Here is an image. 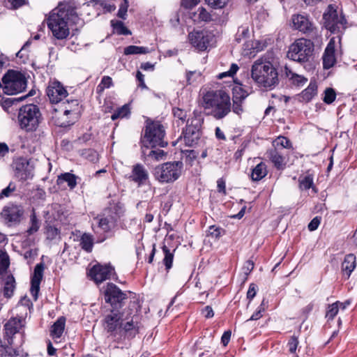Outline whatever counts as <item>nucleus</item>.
<instances>
[{
  "label": "nucleus",
  "instance_id": "f257e3e1",
  "mask_svg": "<svg viewBox=\"0 0 357 357\" xmlns=\"http://www.w3.org/2000/svg\"><path fill=\"white\" fill-rule=\"evenodd\" d=\"M46 20L52 36L58 40H63L70 34L68 21L78 24L79 17L74 6L70 3H59L53 9Z\"/></svg>",
  "mask_w": 357,
  "mask_h": 357
},
{
  "label": "nucleus",
  "instance_id": "f03ea898",
  "mask_svg": "<svg viewBox=\"0 0 357 357\" xmlns=\"http://www.w3.org/2000/svg\"><path fill=\"white\" fill-rule=\"evenodd\" d=\"M201 105L216 119L226 116L231 111L230 97L222 90H211L203 93Z\"/></svg>",
  "mask_w": 357,
  "mask_h": 357
},
{
  "label": "nucleus",
  "instance_id": "7ed1b4c3",
  "mask_svg": "<svg viewBox=\"0 0 357 357\" xmlns=\"http://www.w3.org/2000/svg\"><path fill=\"white\" fill-rule=\"evenodd\" d=\"M251 77L259 86L272 89L279 84L277 67L265 57L254 61L251 67Z\"/></svg>",
  "mask_w": 357,
  "mask_h": 357
},
{
  "label": "nucleus",
  "instance_id": "20e7f679",
  "mask_svg": "<svg viewBox=\"0 0 357 357\" xmlns=\"http://www.w3.org/2000/svg\"><path fill=\"white\" fill-rule=\"evenodd\" d=\"M42 121V115L37 105L29 104L20 107L17 114L20 128L26 132H35Z\"/></svg>",
  "mask_w": 357,
  "mask_h": 357
},
{
  "label": "nucleus",
  "instance_id": "39448f33",
  "mask_svg": "<svg viewBox=\"0 0 357 357\" xmlns=\"http://www.w3.org/2000/svg\"><path fill=\"white\" fill-rule=\"evenodd\" d=\"M123 213L121 205L117 204L107 208L102 215L94 218L92 227L95 233H107L114 227L116 222Z\"/></svg>",
  "mask_w": 357,
  "mask_h": 357
},
{
  "label": "nucleus",
  "instance_id": "423d86ee",
  "mask_svg": "<svg viewBox=\"0 0 357 357\" xmlns=\"http://www.w3.org/2000/svg\"><path fill=\"white\" fill-rule=\"evenodd\" d=\"M123 317V312L120 313L117 310L113 309L108 313L104 319V328L110 333L107 337L109 340L116 342L114 345H109V348H121L128 347L127 343H123L119 340V333L121 328V320Z\"/></svg>",
  "mask_w": 357,
  "mask_h": 357
},
{
  "label": "nucleus",
  "instance_id": "0eeeda50",
  "mask_svg": "<svg viewBox=\"0 0 357 357\" xmlns=\"http://www.w3.org/2000/svg\"><path fill=\"white\" fill-rule=\"evenodd\" d=\"M182 169V162H165L155 167L154 176L160 183H172L180 177Z\"/></svg>",
  "mask_w": 357,
  "mask_h": 357
},
{
  "label": "nucleus",
  "instance_id": "6e6552de",
  "mask_svg": "<svg viewBox=\"0 0 357 357\" xmlns=\"http://www.w3.org/2000/svg\"><path fill=\"white\" fill-rule=\"evenodd\" d=\"M313 47V43L310 40L298 39L290 45L287 57L299 63L307 61L312 54Z\"/></svg>",
  "mask_w": 357,
  "mask_h": 357
},
{
  "label": "nucleus",
  "instance_id": "1a4fd4ad",
  "mask_svg": "<svg viewBox=\"0 0 357 357\" xmlns=\"http://www.w3.org/2000/svg\"><path fill=\"white\" fill-rule=\"evenodd\" d=\"M3 92L8 95L20 93L26 88L24 75L15 70H9L3 77Z\"/></svg>",
  "mask_w": 357,
  "mask_h": 357
},
{
  "label": "nucleus",
  "instance_id": "9d476101",
  "mask_svg": "<svg viewBox=\"0 0 357 357\" xmlns=\"http://www.w3.org/2000/svg\"><path fill=\"white\" fill-rule=\"evenodd\" d=\"M131 310L123 311V317L121 320V328L119 333V340L123 343L126 337L128 339L134 337L139 332L138 317L136 314L131 315ZM128 347L129 344L127 342Z\"/></svg>",
  "mask_w": 357,
  "mask_h": 357
},
{
  "label": "nucleus",
  "instance_id": "9b49d317",
  "mask_svg": "<svg viewBox=\"0 0 357 357\" xmlns=\"http://www.w3.org/2000/svg\"><path fill=\"white\" fill-rule=\"evenodd\" d=\"M164 136L165 129L160 123L152 122L147 123L142 142L146 147L164 146Z\"/></svg>",
  "mask_w": 357,
  "mask_h": 357
},
{
  "label": "nucleus",
  "instance_id": "f8f14e48",
  "mask_svg": "<svg viewBox=\"0 0 357 357\" xmlns=\"http://www.w3.org/2000/svg\"><path fill=\"white\" fill-rule=\"evenodd\" d=\"M324 20L325 27L332 33L340 32L346 29V19L342 15H338L337 7L333 5L328 6L324 14Z\"/></svg>",
  "mask_w": 357,
  "mask_h": 357
},
{
  "label": "nucleus",
  "instance_id": "ddd939ff",
  "mask_svg": "<svg viewBox=\"0 0 357 357\" xmlns=\"http://www.w3.org/2000/svg\"><path fill=\"white\" fill-rule=\"evenodd\" d=\"M190 43L199 50H205L214 42V35L208 31H193L188 36Z\"/></svg>",
  "mask_w": 357,
  "mask_h": 357
},
{
  "label": "nucleus",
  "instance_id": "4468645a",
  "mask_svg": "<svg viewBox=\"0 0 357 357\" xmlns=\"http://www.w3.org/2000/svg\"><path fill=\"white\" fill-rule=\"evenodd\" d=\"M78 101L77 100H67L66 102H62L59 109H55V111L60 110L63 112V118H66V119H63L58 121H56V124L61 127H67L74 123V119H68V115H76L77 109L78 107Z\"/></svg>",
  "mask_w": 357,
  "mask_h": 357
},
{
  "label": "nucleus",
  "instance_id": "2eb2a0df",
  "mask_svg": "<svg viewBox=\"0 0 357 357\" xmlns=\"http://www.w3.org/2000/svg\"><path fill=\"white\" fill-rule=\"evenodd\" d=\"M15 176L20 180H26L31 177L33 167L25 158H17L13 163Z\"/></svg>",
  "mask_w": 357,
  "mask_h": 357
},
{
  "label": "nucleus",
  "instance_id": "dca6fc26",
  "mask_svg": "<svg viewBox=\"0 0 357 357\" xmlns=\"http://www.w3.org/2000/svg\"><path fill=\"white\" fill-rule=\"evenodd\" d=\"M47 95L52 103L56 104L63 102L67 97L68 92L60 82H53L47 86Z\"/></svg>",
  "mask_w": 357,
  "mask_h": 357
},
{
  "label": "nucleus",
  "instance_id": "f3484780",
  "mask_svg": "<svg viewBox=\"0 0 357 357\" xmlns=\"http://www.w3.org/2000/svg\"><path fill=\"white\" fill-rule=\"evenodd\" d=\"M127 298L126 293L123 292L116 285L108 283L105 291V300L112 305L121 303Z\"/></svg>",
  "mask_w": 357,
  "mask_h": 357
},
{
  "label": "nucleus",
  "instance_id": "a211bd4d",
  "mask_svg": "<svg viewBox=\"0 0 357 357\" xmlns=\"http://www.w3.org/2000/svg\"><path fill=\"white\" fill-rule=\"evenodd\" d=\"M113 271V268L109 265L96 264L90 270L89 275L96 283L99 284L109 279Z\"/></svg>",
  "mask_w": 357,
  "mask_h": 357
},
{
  "label": "nucleus",
  "instance_id": "6ab92c4d",
  "mask_svg": "<svg viewBox=\"0 0 357 357\" xmlns=\"http://www.w3.org/2000/svg\"><path fill=\"white\" fill-rule=\"evenodd\" d=\"M291 26L292 29L303 33H307L313 29V24L308 17L301 14H296L291 16Z\"/></svg>",
  "mask_w": 357,
  "mask_h": 357
},
{
  "label": "nucleus",
  "instance_id": "aec40b11",
  "mask_svg": "<svg viewBox=\"0 0 357 357\" xmlns=\"http://www.w3.org/2000/svg\"><path fill=\"white\" fill-rule=\"evenodd\" d=\"M45 265L43 263H39L35 266L33 275L31 277V294L35 301L38 298L40 290V284L43 277Z\"/></svg>",
  "mask_w": 357,
  "mask_h": 357
},
{
  "label": "nucleus",
  "instance_id": "412c9836",
  "mask_svg": "<svg viewBox=\"0 0 357 357\" xmlns=\"http://www.w3.org/2000/svg\"><path fill=\"white\" fill-rule=\"evenodd\" d=\"M335 38H331L328 43L323 55V66L325 69H329L333 67L335 62L336 58L335 55Z\"/></svg>",
  "mask_w": 357,
  "mask_h": 357
},
{
  "label": "nucleus",
  "instance_id": "4be33fe9",
  "mask_svg": "<svg viewBox=\"0 0 357 357\" xmlns=\"http://www.w3.org/2000/svg\"><path fill=\"white\" fill-rule=\"evenodd\" d=\"M268 157L278 169H282L286 165V157L284 150L275 148L267 152Z\"/></svg>",
  "mask_w": 357,
  "mask_h": 357
},
{
  "label": "nucleus",
  "instance_id": "5701e85b",
  "mask_svg": "<svg viewBox=\"0 0 357 357\" xmlns=\"http://www.w3.org/2000/svg\"><path fill=\"white\" fill-rule=\"evenodd\" d=\"M201 134L200 129L192 128L186 126L185 130L183 132V137L181 139L187 146H192L197 144Z\"/></svg>",
  "mask_w": 357,
  "mask_h": 357
},
{
  "label": "nucleus",
  "instance_id": "b1692460",
  "mask_svg": "<svg viewBox=\"0 0 357 357\" xmlns=\"http://www.w3.org/2000/svg\"><path fill=\"white\" fill-rule=\"evenodd\" d=\"M201 134L200 129L192 128L186 126L185 130L183 132V137L181 139L187 146H192L197 144Z\"/></svg>",
  "mask_w": 357,
  "mask_h": 357
},
{
  "label": "nucleus",
  "instance_id": "393cba45",
  "mask_svg": "<svg viewBox=\"0 0 357 357\" xmlns=\"http://www.w3.org/2000/svg\"><path fill=\"white\" fill-rule=\"evenodd\" d=\"M1 217L7 222H15L20 221L22 211L18 206L11 205L3 208L1 213Z\"/></svg>",
  "mask_w": 357,
  "mask_h": 357
},
{
  "label": "nucleus",
  "instance_id": "a878e982",
  "mask_svg": "<svg viewBox=\"0 0 357 357\" xmlns=\"http://www.w3.org/2000/svg\"><path fill=\"white\" fill-rule=\"evenodd\" d=\"M24 325V319L22 317L10 319L4 326L6 335L11 337L15 333H19Z\"/></svg>",
  "mask_w": 357,
  "mask_h": 357
},
{
  "label": "nucleus",
  "instance_id": "bb28decb",
  "mask_svg": "<svg viewBox=\"0 0 357 357\" xmlns=\"http://www.w3.org/2000/svg\"><path fill=\"white\" fill-rule=\"evenodd\" d=\"M130 178L139 185L144 184L149 178V174L145 167L140 164L133 166Z\"/></svg>",
  "mask_w": 357,
  "mask_h": 357
},
{
  "label": "nucleus",
  "instance_id": "cd10ccee",
  "mask_svg": "<svg viewBox=\"0 0 357 357\" xmlns=\"http://www.w3.org/2000/svg\"><path fill=\"white\" fill-rule=\"evenodd\" d=\"M280 76L289 79L291 84L297 86H303L307 80L305 77L292 72L287 66L281 69Z\"/></svg>",
  "mask_w": 357,
  "mask_h": 357
},
{
  "label": "nucleus",
  "instance_id": "c85d7f7f",
  "mask_svg": "<svg viewBox=\"0 0 357 357\" xmlns=\"http://www.w3.org/2000/svg\"><path fill=\"white\" fill-rule=\"evenodd\" d=\"M191 18L194 22H209L214 21L213 15L206 10V8L200 7L197 10L192 14Z\"/></svg>",
  "mask_w": 357,
  "mask_h": 357
},
{
  "label": "nucleus",
  "instance_id": "c756f323",
  "mask_svg": "<svg viewBox=\"0 0 357 357\" xmlns=\"http://www.w3.org/2000/svg\"><path fill=\"white\" fill-rule=\"evenodd\" d=\"M356 266V256L353 254H349L345 256L342 264V271L349 278Z\"/></svg>",
  "mask_w": 357,
  "mask_h": 357
},
{
  "label": "nucleus",
  "instance_id": "7c9ffc66",
  "mask_svg": "<svg viewBox=\"0 0 357 357\" xmlns=\"http://www.w3.org/2000/svg\"><path fill=\"white\" fill-rule=\"evenodd\" d=\"M267 167L264 162L257 165L252 171L251 178L253 181H260L267 175Z\"/></svg>",
  "mask_w": 357,
  "mask_h": 357
},
{
  "label": "nucleus",
  "instance_id": "2f4dec72",
  "mask_svg": "<svg viewBox=\"0 0 357 357\" xmlns=\"http://www.w3.org/2000/svg\"><path fill=\"white\" fill-rule=\"evenodd\" d=\"M66 324V319L61 317L52 325L51 330V335L54 339L59 338L61 337Z\"/></svg>",
  "mask_w": 357,
  "mask_h": 357
},
{
  "label": "nucleus",
  "instance_id": "473e14b6",
  "mask_svg": "<svg viewBox=\"0 0 357 357\" xmlns=\"http://www.w3.org/2000/svg\"><path fill=\"white\" fill-rule=\"evenodd\" d=\"M317 93V85L315 82H310L307 88L303 90L301 94V98L303 101H310Z\"/></svg>",
  "mask_w": 357,
  "mask_h": 357
},
{
  "label": "nucleus",
  "instance_id": "72a5a7b5",
  "mask_svg": "<svg viewBox=\"0 0 357 357\" xmlns=\"http://www.w3.org/2000/svg\"><path fill=\"white\" fill-rule=\"evenodd\" d=\"M299 188L302 190H307L310 188L316 192L315 188L313 187V176L311 174H307L305 176H301L299 177Z\"/></svg>",
  "mask_w": 357,
  "mask_h": 357
},
{
  "label": "nucleus",
  "instance_id": "f704fd0d",
  "mask_svg": "<svg viewBox=\"0 0 357 357\" xmlns=\"http://www.w3.org/2000/svg\"><path fill=\"white\" fill-rule=\"evenodd\" d=\"M203 121L204 118L202 114L198 112H194L193 116L188 120L186 126L201 130Z\"/></svg>",
  "mask_w": 357,
  "mask_h": 357
},
{
  "label": "nucleus",
  "instance_id": "c9c22d12",
  "mask_svg": "<svg viewBox=\"0 0 357 357\" xmlns=\"http://www.w3.org/2000/svg\"><path fill=\"white\" fill-rule=\"evenodd\" d=\"M80 245L87 252H91L93 246V236L86 233L82 234L80 238Z\"/></svg>",
  "mask_w": 357,
  "mask_h": 357
},
{
  "label": "nucleus",
  "instance_id": "e433bc0d",
  "mask_svg": "<svg viewBox=\"0 0 357 357\" xmlns=\"http://www.w3.org/2000/svg\"><path fill=\"white\" fill-rule=\"evenodd\" d=\"M66 182L68 185L71 188H74L77 185V176L70 173H65L58 177V183H62Z\"/></svg>",
  "mask_w": 357,
  "mask_h": 357
},
{
  "label": "nucleus",
  "instance_id": "4c0bfd02",
  "mask_svg": "<svg viewBox=\"0 0 357 357\" xmlns=\"http://www.w3.org/2000/svg\"><path fill=\"white\" fill-rule=\"evenodd\" d=\"M15 288V279L13 276L9 275L6 278L4 287H3V294L5 296L10 298L14 291Z\"/></svg>",
  "mask_w": 357,
  "mask_h": 357
},
{
  "label": "nucleus",
  "instance_id": "58836bf2",
  "mask_svg": "<svg viewBox=\"0 0 357 357\" xmlns=\"http://www.w3.org/2000/svg\"><path fill=\"white\" fill-rule=\"evenodd\" d=\"M150 51L146 47H140L136 45H130L124 49L125 55L130 54H145L149 53Z\"/></svg>",
  "mask_w": 357,
  "mask_h": 357
},
{
  "label": "nucleus",
  "instance_id": "ea45409f",
  "mask_svg": "<svg viewBox=\"0 0 357 357\" xmlns=\"http://www.w3.org/2000/svg\"><path fill=\"white\" fill-rule=\"evenodd\" d=\"M40 226V221L37 218L35 212L33 211L30 216V225L26 232L29 236H31L38 231Z\"/></svg>",
  "mask_w": 357,
  "mask_h": 357
},
{
  "label": "nucleus",
  "instance_id": "a19ab883",
  "mask_svg": "<svg viewBox=\"0 0 357 357\" xmlns=\"http://www.w3.org/2000/svg\"><path fill=\"white\" fill-rule=\"evenodd\" d=\"M114 31L119 35H130L131 32L124 26L121 21H111Z\"/></svg>",
  "mask_w": 357,
  "mask_h": 357
},
{
  "label": "nucleus",
  "instance_id": "79ce46f5",
  "mask_svg": "<svg viewBox=\"0 0 357 357\" xmlns=\"http://www.w3.org/2000/svg\"><path fill=\"white\" fill-rule=\"evenodd\" d=\"M130 113V108L127 105H124L121 107L119 108L116 111H115L111 118L112 120H116L119 118H123L128 115Z\"/></svg>",
  "mask_w": 357,
  "mask_h": 357
},
{
  "label": "nucleus",
  "instance_id": "37998d69",
  "mask_svg": "<svg viewBox=\"0 0 357 357\" xmlns=\"http://www.w3.org/2000/svg\"><path fill=\"white\" fill-rule=\"evenodd\" d=\"M112 85V79L109 76H104L100 83L97 86V92L102 93L105 89L109 88Z\"/></svg>",
  "mask_w": 357,
  "mask_h": 357
},
{
  "label": "nucleus",
  "instance_id": "c03bdc74",
  "mask_svg": "<svg viewBox=\"0 0 357 357\" xmlns=\"http://www.w3.org/2000/svg\"><path fill=\"white\" fill-rule=\"evenodd\" d=\"M162 251L165 254L164 262L167 269H169L172 267L173 261V254L170 252L169 250L166 245L162 247Z\"/></svg>",
  "mask_w": 357,
  "mask_h": 357
},
{
  "label": "nucleus",
  "instance_id": "a18cd8bd",
  "mask_svg": "<svg viewBox=\"0 0 357 357\" xmlns=\"http://www.w3.org/2000/svg\"><path fill=\"white\" fill-rule=\"evenodd\" d=\"M9 266V257L6 252L0 251V273L5 271Z\"/></svg>",
  "mask_w": 357,
  "mask_h": 357
},
{
  "label": "nucleus",
  "instance_id": "49530a36",
  "mask_svg": "<svg viewBox=\"0 0 357 357\" xmlns=\"http://www.w3.org/2000/svg\"><path fill=\"white\" fill-rule=\"evenodd\" d=\"M336 98V93L334 89L328 88L324 91V96L323 100L326 104L332 103Z\"/></svg>",
  "mask_w": 357,
  "mask_h": 357
},
{
  "label": "nucleus",
  "instance_id": "de8ad7c7",
  "mask_svg": "<svg viewBox=\"0 0 357 357\" xmlns=\"http://www.w3.org/2000/svg\"><path fill=\"white\" fill-rule=\"evenodd\" d=\"M264 311V300H263L261 304L257 307L255 312H254L250 318L247 319L245 322H248L249 321H257L259 319L263 316Z\"/></svg>",
  "mask_w": 357,
  "mask_h": 357
},
{
  "label": "nucleus",
  "instance_id": "09e8293b",
  "mask_svg": "<svg viewBox=\"0 0 357 357\" xmlns=\"http://www.w3.org/2000/svg\"><path fill=\"white\" fill-rule=\"evenodd\" d=\"M248 95V93L243 90L240 86L233 88V98L244 100Z\"/></svg>",
  "mask_w": 357,
  "mask_h": 357
},
{
  "label": "nucleus",
  "instance_id": "8fccbe9b",
  "mask_svg": "<svg viewBox=\"0 0 357 357\" xmlns=\"http://www.w3.org/2000/svg\"><path fill=\"white\" fill-rule=\"evenodd\" d=\"M275 145L280 146L282 148L280 149L284 150V149H290L291 148V143L289 139L283 136H279L274 142Z\"/></svg>",
  "mask_w": 357,
  "mask_h": 357
},
{
  "label": "nucleus",
  "instance_id": "3c124183",
  "mask_svg": "<svg viewBox=\"0 0 357 357\" xmlns=\"http://www.w3.org/2000/svg\"><path fill=\"white\" fill-rule=\"evenodd\" d=\"M299 344L298 338L295 335H292L288 341L287 347L291 354H295Z\"/></svg>",
  "mask_w": 357,
  "mask_h": 357
},
{
  "label": "nucleus",
  "instance_id": "603ef678",
  "mask_svg": "<svg viewBox=\"0 0 357 357\" xmlns=\"http://www.w3.org/2000/svg\"><path fill=\"white\" fill-rule=\"evenodd\" d=\"M238 70V66L236 63H232L229 70L226 72L220 73L218 75V79H223L227 77H233Z\"/></svg>",
  "mask_w": 357,
  "mask_h": 357
},
{
  "label": "nucleus",
  "instance_id": "864d4df0",
  "mask_svg": "<svg viewBox=\"0 0 357 357\" xmlns=\"http://www.w3.org/2000/svg\"><path fill=\"white\" fill-rule=\"evenodd\" d=\"M339 311L338 304L333 303L329 305L326 311V317L328 319H333Z\"/></svg>",
  "mask_w": 357,
  "mask_h": 357
},
{
  "label": "nucleus",
  "instance_id": "5fc2aeb1",
  "mask_svg": "<svg viewBox=\"0 0 357 357\" xmlns=\"http://www.w3.org/2000/svg\"><path fill=\"white\" fill-rule=\"evenodd\" d=\"M173 114L175 118L178 119V120L181 121V123L183 124L186 120L187 117V112L181 109L180 108H174L173 109Z\"/></svg>",
  "mask_w": 357,
  "mask_h": 357
},
{
  "label": "nucleus",
  "instance_id": "6e6d98bb",
  "mask_svg": "<svg viewBox=\"0 0 357 357\" xmlns=\"http://www.w3.org/2000/svg\"><path fill=\"white\" fill-rule=\"evenodd\" d=\"M206 3L213 8H222L228 3L229 0H205Z\"/></svg>",
  "mask_w": 357,
  "mask_h": 357
},
{
  "label": "nucleus",
  "instance_id": "4d7b16f0",
  "mask_svg": "<svg viewBox=\"0 0 357 357\" xmlns=\"http://www.w3.org/2000/svg\"><path fill=\"white\" fill-rule=\"evenodd\" d=\"M128 3L127 0H123V3L120 6L118 11V16L125 19L128 11Z\"/></svg>",
  "mask_w": 357,
  "mask_h": 357
},
{
  "label": "nucleus",
  "instance_id": "13d9d810",
  "mask_svg": "<svg viewBox=\"0 0 357 357\" xmlns=\"http://www.w3.org/2000/svg\"><path fill=\"white\" fill-rule=\"evenodd\" d=\"M243 100L233 98V112L237 114H240L243 112L242 108Z\"/></svg>",
  "mask_w": 357,
  "mask_h": 357
},
{
  "label": "nucleus",
  "instance_id": "bf43d9fd",
  "mask_svg": "<svg viewBox=\"0 0 357 357\" xmlns=\"http://www.w3.org/2000/svg\"><path fill=\"white\" fill-rule=\"evenodd\" d=\"M165 155V152L162 150L157 149V150H152L149 152V156L158 160L162 158V156Z\"/></svg>",
  "mask_w": 357,
  "mask_h": 357
},
{
  "label": "nucleus",
  "instance_id": "052dcab7",
  "mask_svg": "<svg viewBox=\"0 0 357 357\" xmlns=\"http://www.w3.org/2000/svg\"><path fill=\"white\" fill-rule=\"evenodd\" d=\"M208 232L209 236L215 238H218L221 235V229L215 226L210 227Z\"/></svg>",
  "mask_w": 357,
  "mask_h": 357
},
{
  "label": "nucleus",
  "instance_id": "680f3d73",
  "mask_svg": "<svg viewBox=\"0 0 357 357\" xmlns=\"http://www.w3.org/2000/svg\"><path fill=\"white\" fill-rule=\"evenodd\" d=\"M15 190V187L14 185H13L12 183H10L6 188H4L1 194H0V197H8L12 192H13L14 190Z\"/></svg>",
  "mask_w": 357,
  "mask_h": 357
},
{
  "label": "nucleus",
  "instance_id": "e2e57ef3",
  "mask_svg": "<svg viewBox=\"0 0 357 357\" xmlns=\"http://www.w3.org/2000/svg\"><path fill=\"white\" fill-rule=\"evenodd\" d=\"M200 0H182L181 5L185 8H191L199 3Z\"/></svg>",
  "mask_w": 357,
  "mask_h": 357
},
{
  "label": "nucleus",
  "instance_id": "0e129e2a",
  "mask_svg": "<svg viewBox=\"0 0 357 357\" xmlns=\"http://www.w3.org/2000/svg\"><path fill=\"white\" fill-rule=\"evenodd\" d=\"M320 224V218L318 217L314 218L308 225L310 231H314L317 229Z\"/></svg>",
  "mask_w": 357,
  "mask_h": 357
},
{
  "label": "nucleus",
  "instance_id": "69168bd1",
  "mask_svg": "<svg viewBox=\"0 0 357 357\" xmlns=\"http://www.w3.org/2000/svg\"><path fill=\"white\" fill-rule=\"evenodd\" d=\"M12 8L16 9L24 5L26 0H8Z\"/></svg>",
  "mask_w": 357,
  "mask_h": 357
},
{
  "label": "nucleus",
  "instance_id": "338daca9",
  "mask_svg": "<svg viewBox=\"0 0 357 357\" xmlns=\"http://www.w3.org/2000/svg\"><path fill=\"white\" fill-rule=\"evenodd\" d=\"M47 234L48 238L54 239L56 236L59 235V232L56 228L50 227L47 228Z\"/></svg>",
  "mask_w": 357,
  "mask_h": 357
},
{
  "label": "nucleus",
  "instance_id": "774afa93",
  "mask_svg": "<svg viewBox=\"0 0 357 357\" xmlns=\"http://www.w3.org/2000/svg\"><path fill=\"white\" fill-rule=\"evenodd\" d=\"M257 293L256 285L254 284H251L249 287L248 291L247 292V298L250 300L252 299Z\"/></svg>",
  "mask_w": 357,
  "mask_h": 357
}]
</instances>
